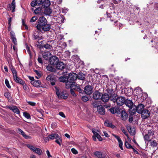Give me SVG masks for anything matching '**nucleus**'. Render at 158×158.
I'll return each instance as SVG.
<instances>
[{
    "mask_svg": "<svg viewBox=\"0 0 158 158\" xmlns=\"http://www.w3.org/2000/svg\"><path fill=\"white\" fill-rule=\"evenodd\" d=\"M38 24L36 28L40 31H47L51 29V25L48 24L47 19L43 16L40 17L37 20Z\"/></svg>",
    "mask_w": 158,
    "mask_h": 158,
    "instance_id": "nucleus-1",
    "label": "nucleus"
},
{
    "mask_svg": "<svg viewBox=\"0 0 158 158\" xmlns=\"http://www.w3.org/2000/svg\"><path fill=\"white\" fill-rule=\"evenodd\" d=\"M56 89V94L58 98L60 99H66L68 96V94L66 91H60L59 88L56 86L55 87Z\"/></svg>",
    "mask_w": 158,
    "mask_h": 158,
    "instance_id": "nucleus-2",
    "label": "nucleus"
},
{
    "mask_svg": "<svg viewBox=\"0 0 158 158\" xmlns=\"http://www.w3.org/2000/svg\"><path fill=\"white\" fill-rule=\"evenodd\" d=\"M114 102L116 103V104L118 106H121L125 103L126 101V98L123 97H118L116 98H113L111 99Z\"/></svg>",
    "mask_w": 158,
    "mask_h": 158,
    "instance_id": "nucleus-3",
    "label": "nucleus"
},
{
    "mask_svg": "<svg viewBox=\"0 0 158 158\" xmlns=\"http://www.w3.org/2000/svg\"><path fill=\"white\" fill-rule=\"evenodd\" d=\"M11 70L13 73V77L15 81L16 82L21 85H23L24 81L17 76V72L15 69L14 68H12L11 69Z\"/></svg>",
    "mask_w": 158,
    "mask_h": 158,
    "instance_id": "nucleus-4",
    "label": "nucleus"
},
{
    "mask_svg": "<svg viewBox=\"0 0 158 158\" xmlns=\"http://www.w3.org/2000/svg\"><path fill=\"white\" fill-rule=\"evenodd\" d=\"M98 131L97 130L95 129H92V132L94 134V135L93 136V139L94 140L96 141V137L99 141H102V138L101 136L97 133Z\"/></svg>",
    "mask_w": 158,
    "mask_h": 158,
    "instance_id": "nucleus-5",
    "label": "nucleus"
},
{
    "mask_svg": "<svg viewBox=\"0 0 158 158\" xmlns=\"http://www.w3.org/2000/svg\"><path fill=\"white\" fill-rule=\"evenodd\" d=\"M27 147L31 150L39 155H40L42 153V151L40 148H36L30 144L27 145Z\"/></svg>",
    "mask_w": 158,
    "mask_h": 158,
    "instance_id": "nucleus-6",
    "label": "nucleus"
},
{
    "mask_svg": "<svg viewBox=\"0 0 158 158\" xmlns=\"http://www.w3.org/2000/svg\"><path fill=\"white\" fill-rule=\"evenodd\" d=\"M84 89L85 93L87 95H90L93 92V87L91 85H87L85 86Z\"/></svg>",
    "mask_w": 158,
    "mask_h": 158,
    "instance_id": "nucleus-7",
    "label": "nucleus"
},
{
    "mask_svg": "<svg viewBox=\"0 0 158 158\" xmlns=\"http://www.w3.org/2000/svg\"><path fill=\"white\" fill-rule=\"evenodd\" d=\"M59 61L58 58L56 56H53L51 57L49 60L50 64L53 65H56Z\"/></svg>",
    "mask_w": 158,
    "mask_h": 158,
    "instance_id": "nucleus-8",
    "label": "nucleus"
},
{
    "mask_svg": "<svg viewBox=\"0 0 158 158\" xmlns=\"http://www.w3.org/2000/svg\"><path fill=\"white\" fill-rule=\"evenodd\" d=\"M141 117L143 119H146L148 117L150 114V112L147 109H144L141 113Z\"/></svg>",
    "mask_w": 158,
    "mask_h": 158,
    "instance_id": "nucleus-9",
    "label": "nucleus"
},
{
    "mask_svg": "<svg viewBox=\"0 0 158 158\" xmlns=\"http://www.w3.org/2000/svg\"><path fill=\"white\" fill-rule=\"evenodd\" d=\"M102 93L98 90H96L93 93V98L95 100L100 99Z\"/></svg>",
    "mask_w": 158,
    "mask_h": 158,
    "instance_id": "nucleus-10",
    "label": "nucleus"
},
{
    "mask_svg": "<svg viewBox=\"0 0 158 158\" xmlns=\"http://www.w3.org/2000/svg\"><path fill=\"white\" fill-rule=\"evenodd\" d=\"M15 0H13L11 4H9L7 6V9L8 10L12 9V11L13 12L15 11Z\"/></svg>",
    "mask_w": 158,
    "mask_h": 158,
    "instance_id": "nucleus-11",
    "label": "nucleus"
},
{
    "mask_svg": "<svg viewBox=\"0 0 158 158\" xmlns=\"http://www.w3.org/2000/svg\"><path fill=\"white\" fill-rule=\"evenodd\" d=\"M110 111L113 114L116 113L120 114L121 113V110L118 107L111 108L110 109Z\"/></svg>",
    "mask_w": 158,
    "mask_h": 158,
    "instance_id": "nucleus-12",
    "label": "nucleus"
},
{
    "mask_svg": "<svg viewBox=\"0 0 158 158\" xmlns=\"http://www.w3.org/2000/svg\"><path fill=\"white\" fill-rule=\"evenodd\" d=\"M110 97L109 95L106 93L102 94L100 99L103 102H107L109 99Z\"/></svg>",
    "mask_w": 158,
    "mask_h": 158,
    "instance_id": "nucleus-13",
    "label": "nucleus"
},
{
    "mask_svg": "<svg viewBox=\"0 0 158 158\" xmlns=\"http://www.w3.org/2000/svg\"><path fill=\"white\" fill-rule=\"evenodd\" d=\"M43 0H35L31 2V5L32 7H34L36 6H40L42 5Z\"/></svg>",
    "mask_w": 158,
    "mask_h": 158,
    "instance_id": "nucleus-14",
    "label": "nucleus"
},
{
    "mask_svg": "<svg viewBox=\"0 0 158 158\" xmlns=\"http://www.w3.org/2000/svg\"><path fill=\"white\" fill-rule=\"evenodd\" d=\"M77 78V75L75 73H70L68 76V80L71 81L75 80Z\"/></svg>",
    "mask_w": 158,
    "mask_h": 158,
    "instance_id": "nucleus-15",
    "label": "nucleus"
},
{
    "mask_svg": "<svg viewBox=\"0 0 158 158\" xmlns=\"http://www.w3.org/2000/svg\"><path fill=\"white\" fill-rule=\"evenodd\" d=\"M16 131L17 133L21 134L26 139H28L31 138L30 136L26 135L24 132L20 128H18Z\"/></svg>",
    "mask_w": 158,
    "mask_h": 158,
    "instance_id": "nucleus-16",
    "label": "nucleus"
},
{
    "mask_svg": "<svg viewBox=\"0 0 158 158\" xmlns=\"http://www.w3.org/2000/svg\"><path fill=\"white\" fill-rule=\"evenodd\" d=\"M98 111L100 114L104 115L105 114V109L102 105H98L97 108Z\"/></svg>",
    "mask_w": 158,
    "mask_h": 158,
    "instance_id": "nucleus-17",
    "label": "nucleus"
},
{
    "mask_svg": "<svg viewBox=\"0 0 158 158\" xmlns=\"http://www.w3.org/2000/svg\"><path fill=\"white\" fill-rule=\"evenodd\" d=\"M56 65L57 69L60 70L64 69L65 66V64L63 62L59 61Z\"/></svg>",
    "mask_w": 158,
    "mask_h": 158,
    "instance_id": "nucleus-18",
    "label": "nucleus"
},
{
    "mask_svg": "<svg viewBox=\"0 0 158 158\" xmlns=\"http://www.w3.org/2000/svg\"><path fill=\"white\" fill-rule=\"evenodd\" d=\"M136 112H137L136 106L135 105H133L129 108V112L131 115L134 114Z\"/></svg>",
    "mask_w": 158,
    "mask_h": 158,
    "instance_id": "nucleus-19",
    "label": "nucleus"
},
{
    "mask_svg": "<svg viewBox=\"0 0 158 158\" xmlns=\"http://www.w3.org/2000/svg\"><path fill=\"white\" fill-rule=\"evenodd\" d=\"M42 55L43 58L45 60H47L51 56V54L49 52H43Z\"/></svg>",
    "mask_w": 158,
    "mask_h": 158,
    "instance_id": "nucleus-20",
    "label": "nucleus"
},
{
    "mask_svg": "<svg viewBox=\"0 0 158 158\" xmlns=\"http://www.w3.org/2000/svg\"><path fill=\"white\" fill-rule=\"evenodd\" d=\"M137 112L140 114L142 111L144 109V106L142 104H139L136 106Z\"/></svg>",
    "mask_w": 158,
    "mask_h": 158,
    "instance_id": "nucleus-21",
    "label": "nucleus"
},
{
    "mask_svg": "<svg viewBox=\"0 0 158 158\" xmlns=\"http://www.w3.org/2000/svg\"><path fill=\"white\" fill-rule=\"evenodd\" d=\"M42 9L43 8L42 7H39L34 10V12L35 14L42 15L43 13V10Z\"/></svg>",
    "mask_w": 158,
    "mask_h": 158,
    "instance_id": "nucleus-22",
    "label": "nucleus"
},
{
    "mask_svg": "<svg viewBox=\"0 0 158 158\" xmlns=\"http://www.w3.org/2000/svg\"><path fill=\"white\" fill-rule=\"evenodd\" d=\"M8 108L16 114H19L20 113L19 109L16 106H8Z\"/></svg>",
    "mask_w": 158,
    "mask_h": 158,
    "instance_id": "nucleus-23",
    "label": "nucleus"
},
{
    "mask_svg": "<svg viewBox=\"0 0 158 158\" xmlns=\"http://www.w3.org/2000/svg\"><path fill=\"white\" fill-rule=\"evenodd\" d=\"M127 129L131 135H133L135 134V130L133 127H131L130 126L128 125Z\"/></svg>",
    "mask_w": 158,
    "mask_h": 158,
    "instance_id": "nucleus-24",
    "label": "nucleus"
},
{
    "mask_svg": "<svg viewBox=\"0 0 158 158\" xmlns=\"http://www.w3.org/2000/svg\"><path fill=\"white\" fill-rule=\"evenodd\" d=\"M73 82L68 81L66 82V88L67 89H69L70 88L71 89H73L74 87V84H73Z\"/></svg>",
    "mask_w": 158,
    "mask_h": 158,
    "instance_id": "nucleus-25",
    "label": "nucleus"
},
{
    "mask_svg": "<svg viewBox=\"0 0 158 158\" xmlns=\"http://www.w3.org/2000/svg\"><path fill=\"white\" fill-rule=\"evenodd\" d=\"M50 2L49 0H44L43 1L42 6L44 8H45L48 7L50 5Z\"/></svg>",
    "mask_w": 158,
    "mask_h": 158,
    "instance_id": "nucleus-26",
    "label": "nucleus"
},
{
    "mask_svg": "<svg viewBox=\"0 0 158 158\" xmlns=\"http://www.w3.org/2000/svg\"><path fill=\"white\" fill-rule=\"evenodd\" d=\"M31 83L35 87H40L41 82L39 80H35L34 81H31Z\"/></svg>",
    "mask_w": 158,
    "mask_h": 158,
    "instance_id": "nucleus-27",
    "label": "nucleus"
},
{
    "mask_svg": "<svg viewBox=\"0 0 158 158\" xmlns=\"http://www.w3.org/2000/svg\"><path fill=\"white\" fill-rule=\"evenodd\" d=\"M59 137V135L57 134H54L49 135L47 137V139L49 140V139H57Z\"/></svg>",
    "mask_w": 158,
    "mask_h": 158,
    "instance_id": "nucleus-28",
    "label": "nucleus"
},
{
    "mask_svg": "<svg viewBox=\"0 0 158 158\" xmlns=\"http://www.w3.org/2000/svg\"><path fill=\"white\" fill-rule=\"evenodd\" d=\"M122 119L123 120H125L127 118L128 115L126 112L124 110H121V113Z\"/></svg>",
    "mask_w": 158,
    "mask_h": 158,
    "instance_id": "nucleus-29",
    "label": "nucleus"
},
{
    "mask_svg": "<svg viewBox=\"0 0 158 158\" xmlns=\"http://www.w3.org/2000/svg\"><path fill=\"white\" fill-rule=\"evenodd\" d=\"M126 105L127 106H128L129 108L131 107V106L133 105V102L131 100L127 99L126 100L125 103Z\"/></svg>",
    "mask_w": 158,
    "mask_h": 158,
    "instance_id": "nucleus-30",
    "label": "nucleus"
},
{
    "mask_svg": "<svg viewBox=\"0 0 158 158\" xmlns=\"http://www.w3.org/2000/svg\"><path fill=\"white\" fill-rule=\"evenodd\" d=\"M52 11L50 8H47L44 10V13L46 15H50L52 13Z\"/></svg>",
    "mask_w": 158,
    "mask_h": 158,
    "instance_id": "nucleus-31",
    "label": "nucleus"
},
{
    "mask_svg": "<svg viewBox=\"0 0 158 158\" xmlns=\"http://www.w3.org/2000/svg\"><path fill=\"white\" fill-rule=\"evenodd\" d=\"M104 124L105 126L110 127L111 128H114V126L111 123L109 122L108 120H106L104 123Z\"/></svg>",
    "mask_w": 158,
    "mask_h": 158,
    "instance_id": "nucleus-32",
    "label": "nucleus"
},
{
    "mask_svg": "<svg viewBox=\"0 0 158 158\" xmlns=\"http://www.w3.org/2000/svg\"><path fill=\"white\" fill-rule=\"evenodd\" d=\"M85 75L82 73H80L78 75H77V77L79 79L84 80L85 78Z\"/></svg>",
    "mask_w": 158,
    "mask_h": 158,
    "instance_id": "nucleus-33",
    "label": "nucleus"
},
{
    "mask_svg": "<svg viewBox=\"0 0 158 158\" xmlns=\"http://www.w3.org/2000/svg\"><path fill=\"white\" fill-rule=\"evenodd\" d=\"M59 80L60 82L65 83L68 81V78L64 76L60 77L59 78Z\"/></svg>",
    "mask_w": 158,
    "mask_h": 158,
    "instance_id": "nucleus-34",
    "label": "nucleus"
},
{
    "mask_svg": "<svg viewBox=\"0 0 158 158\" xmlns=\"http://www.w3.org/2000/svg\"><path fill=\"white\" fill-rule=\"evenodd\" d=\"M73 89L74 90L78 91L80 93H82L83 90L80 88L79 85H76L74 86Z\"/></svg>",
    "mask_w": 158,
    "mask_h": 158,
    "instance_id": "nucleus-35",
    "label": "nucleus"
},
{
    "mask_svg": "<svg viewBox=\"0 0 158 158\" xmlns=\"http://www.w3.org/2000/svg\"><path fill=\"white\" fill-rule=\"evenodd\" d=\"M151 136L147 134L144 136V138L145 141H151Z\"/></svg>",
    "mask_w": 158,
    "mask_h": 158,
    "instance_id": "nucleus-36",
    "label": "nucleus"
},
{
    "mask_svg": "<svg viewBox=\"0 0 158 158\" xmlns=\"http://www.w3.org/2000/svg\"><path fill=\"white\" fill-rule=\"evenodd\" d=\"M23 85V89L25 91L27 92H28L29 91V87L24 82V84L23 85Z\"/></svg>",
    "mask_w": 158,
    "mask_h": 158,
    "instance_id": "nucleus-37",
    "label": "nucleus"
},
{
    "mask_svg": "<svg viewBox=\"0 0 158 158\" xmlns=\"http://www.w3.org/2000/svg\"><path fill=\"white\" fill-rule=\"evenodd\" d=\"M47 69L48 70L51 72H54L55 70V68H53L51 65H48L47 67Z\"/></svg>",
    "mask_w": 158,
    "mask_h": 158,
    "instance_id": "nucleus-38",
    "label": "nucleus"
},
{
    "mask_svg": "<svg viewBox=\"0 0 158 158\" xmlns=\"http://www.w3.org/2000/svg\"><path fill=\"white\" fill-rule=\"evenodd\" d=\"M55 142L60 146L61 143L62 142V139L59 136L58 138L55 140Z\"/></svg>",
    "mask_w": 158,
    "mask_h": 158,
    "instance_id": "nucleus-39",
    "label": "nucleus"
},
{
    "mask_svg": "<svg viewBox=\"0 0 158 158\" xmlns=\"http://www.w3.org/2000/svg\"><path fill=\"white\" fill-rule=\"evenodd\" d=\"M157 143L156 142V141L153 140L150 143V145L151 146L153 147L156 146L157 145Z\"/></svg>",
    "mask_w": 158,
    "mask_h": 158,
    "instance_id": "nucleus-40",
    "label": "nucleus"
},
{
    "mask_svg": "<svg viewBox=\"0 0 158 158\" xmlns=\"http://www.w3.org/2000/svg\"><path fill=\"white\" fill-rule=\"evenodd\" d=\"M43 47L47 49H51L52 48V46L48 44L44 45L43 46Z\"/></svg>",
    "mask_w": 158,
    "mask_h": 158,
    "instance_id": "nucleus-41",
    "label": "nucleus"
},
{
    "mask_svg": "<svg viewBox=\"0 0 158 158\" xmlns=\"http://www.w3.org/2000/svg\"><path fill=\"white\" fill-rule=\"evenodd\" d=\"M125 145L126 147L127 148H132V146L127 141L125 142Z\"/></svg>",
    "mask_w": 158,
    "mask_h": 158,
    "instance_id": "nucleus-42",
    "label": "nucleus"
},
{
    "mask_svg": "<svg viewBox=\"0 0 158 158\" xmlns=\"http://www.w3.org/2000/svg\"><path fill=\"white\" fill-rule=\"evenodd\" d=\"M23 115L27 119H30L31 118V116L30 114L27 112H24L23 113Z\"/></svg>",
    "mask_w": 158,
    "mask_h": 158,
    "instance_id": "nucleus-43",
    "label": "nucleus"
},
{
    "mask_svg": "<svg viewBox=\"0 0 158 158\" xmlns=\"http://www.w3.org/2000/svg\"><path fill=\"white\" fill-rule=\"evenodd\" d=\"M82 100L84 102L88 101L89 99L88 97L85 96H83L81 98Z\"/></svg>",
    "mask_w": 158,
    "mask_h": 158,
    "instance_id": "nucleus-44",
    "label": "nucleus"
},
{
    "mask_svg": "<svg viewBox=\"0 0 158 158\" xmlns=\"http://www.w3.org/2000/svg\"><path fill=\"white\" fill-rule=\"evenodd\" d=\"M118 144H119V146L120 148H121V149L122 150H123V142L122 141L121 139L120 140L118 141Z\"/></svg>",
    "mask_w": 158,
    "mask_h": 158,
    "instance_id": "nucleus-45",
    "label": "nucleus"
},
{
    "mask_svg": "<svg viewBox=\"0 0 158 158\" xmlns=\"http://www.w3.org/2000/svg\"><path fill=\"white\" fill-rule=\"evenodd\" d=\"M46 79L48 81H51L53 80V78L52 77V76L51 75H49L46 77Z\"/></svg>",
    "mask_w": 158,
    "mask_h": 158,
    "instance_id": "nucleus-46",
    "label": "nucleus"
},
{
    "mask_svg": "<svg viewBox=\"0 0 158 158\" xmlns=\"http://www.w3.org/2000/svg\"><path fill=\"white\" fill-rule=\"evenodd\" d=\"M37 19V17L36 16L33 17L30 20L31 22H35Z\"/></svg>",
    "mask_w": 158,
    "mask_h": 158,
    "instance_id": "nucleus-47",
    "label": "nucleus"
},
{
    "mask_svg": "<svg viewBox=\"0 0 158 158\" xmlns=\"http://www.w3.org/2000/svg\"><path fill=\"white\" fill-rule=\"evenodd\" d=\"M92 105L94 107H97L98 108V105L97 101H95L93 102Z\"/></svg>",
    "mask_w": 158,
    "mask_h": 158,
    "instance_id": "nucleus-48",
    "label": "nucleus"
},
{
    "mask_svg": "<svg viewBox=\"0 0 158 158\" xmlns=\"http://www.w3.org/2000/svg\"><path fill=\"white\" fill-rule=\"evenodd\" d=\"M27 102L30 105L32 106H34L35 105L36 103H35L31 102V101H27Z\"/></svg>",
    "mask_w": 158,
    "mask_h": 158,
    "instance_id": "nucleus-49",
    "label": "nucleus"
},
{
    "mask_svg": "<svg viewBox=\"0 0 158 158\" xmlns=\"http://www.w3.org/2000/svg\"><path fill=\"white\" fill-rule=\"evenodd\" d=\"M5 82L7 87L9 88H10V86L9 84L8 81L7 79H6Z\"/></svg>",
    "mask_w": 158,
    "mask_h": 158,
    "instance_id": "nucleus-50",
    "label": "nucleus"
},
{
    "mask_svg": "<svg viewBox=\"0 0 158 158\" xmlns=\"http://www.w3.org/2000/svg\"><path fill=\"white\" fill-rule=\"evenodd\" d=\"M11 39L12 40V41L14 43V44L15 45H16L17 44V42L16 38L15 37L11 38Z\"/></svg>",
    "mask_w": 158,
    "mask_h": 158,
    "instance_id": "nucleus-51",
    "label": "nucleus"
},
{
    "mask_svg": "<svg viewBox=\"0 0 158 158\" xmlns=\"http://www.w3.org/2000/svg\"><path fill=\"white\" fill-rule=\"evenodd\" d=\"M148 134L149 135L151 136H152L154 134V131L153 130H150L149 131Z\"/></svg>",
    "mask_w": 158,
    "mask_h": 158,
    "instance_id": "nucleus-52",
    "label": "nucleus"
},
{
    "mask_svg": "<svg viewBox=\"0 0 158 158\" xmlns=\"http://www.w3.org/2000/svg\"><path fill=\"white\" fill-rule=\"evenodd\" d=\"M71 94L74 97H76L77 95L75 92L73 90V89H70Z\"/></svg>",
    "mask_w": 158,
    "mask_h": 158,
    "instance_id": "nucleus-53",
    "label": "nucleus"
},
{
    "mask_svg": "<svg viewBox=\"0 0 158 158\" xmlns=\"http://www.w3.org/2000/svg\"><path fill=\"white\" fill-rule=\"evenodd\" d=\"M10 94L8 92H6L4 94L5 96L8 99L10 97Z\"/></svg>",
    "mask_w": 158,
    "mask_h": 158,
    "instance_id": "nucleus-54",
    "label": "nucleus"
},
{
    "mask_svg": "<svg viewBox=\"0 0 158 158\" xmlns=\"http://www.w3.org/2000/svg\"><path fill=\"white\" fill-rule=\"evenodd\" d=\"M26 49H27V53L29 54L30 57H31V51L30 50L29 48V47H27Z\"/></svg>",
    "mask_w": 158,
    "mask_h": 158,
    "instance_id": "nucleus-55",
    "label": "nucleus"
},
{
    "mask_svg": "<svg viewBox=\"0 0 158 158\" xmlns=\"http://www.w3.org/2000/svg\"><path fill=\"white\" fill-rule=\"evenodd\" d=\"M71 151L74 154H76L78 153L77 150L74 148H72L71 149Z\"/></svg>",
    "mask_w": 158,
    "mask_h": 158,
    "instance_id": "nucleus-56",
    "label": "nucleus"
},
{
    "mask_svg": "<svg viewBox=\"0 0 158 158\" xmlns=\"http://www.w3.org/2000/svg\"><path fill=\"white\" fill-rule=\"evenodd\" d=\"M113 135L118 140V141L121 140V139L120 138L119 136L116 135L114 134H113Z\"/></svg>",
    "mask_w": 158,
    "mask_h": 158,
    "instance_id": "nucleus-57",
    "label": "nucleus"
},
{
    "mask_svg": "<svg viewBox=\"0 0 158 158\" xmlns=\"http://www.w3.org/2000/svg\"><path fill=\"white\" fill-rule=\"evenodd\" d=\"M59 114L60 116L62 117H63V118H65V115H64V113L63 112H60L59 113Z\"/></svg>",
    "mask_w": 158,
    "mask_h": 158,
    "instance_id": "nucleus-58",
    "label": "nucleus"
},
{
    "mask_svg": "<svg viewBox=\"0 0 158 158\" xmlns=\"http://www.w3.org/2000/svg\"><path fill=\"white\" fill-rule=\"evenodd\" d=\"M35 72L36 73L38 76L39 77H40L41 76V74L40 73L39 71L37 70H35Z\"/></svg>",
    "mask_w": 158,
    "mask_h": 158,
    "instance_id": "nucleus-59",
    "label": "nucleus"
},
{
    "mask_svg": "<svg viewBox=\"0 0 158 158\" xmlns=\"http://www.w3.org/2000/svg\"><path fill=\"white\" fill-rule=\"evenodd\" d=\"M11 38L15 37V34L14 32L11 31L10 32Z\"/></svg>",
    "mask_w": 158,
    "mask_h": 158,
    "instance_id": "nucleus-60",
    "label": "nucleus"
},
{
    "mask_svg": "<svg viewBox=\"0 0 158 158\" xmlns=\"http://www.w3.org/2000/svg\"><path fill=\"white\" fill-rule=\"evenodd\" d=\"M38 62L39 63H41V64L43 63L42 60L41 58H40V57H39L38 58Z\"/></svg>",
    "mask_w": 158,
    "mask_h": 158,
    "instance_id": "nucleus-61",
    "label": "nucleus"
},
{
    "mask_svg": "<svg viewBox=\"0 0 158 158\" xmlns=\"http://www.w3.org/2000/svg\"><path fill=\"white\" fill-rule=\"evenodd\" d=\"M46 153H47V155H48V158H49L50 157H51L52 156L50 154L49 151L48 150H47L46 151Z\"/></svg>",
    "mask_w": 158,
    "mask_h": 158,
    "instance_id": "nucleus-62",
    "label": "nucleus"
},
{
    "mask_svg": "<svg viewBox=\"0 0 158 158\" xmlns=\"http://www.w3.org/2000/svg\"><path fill=\"white\" fill-rule=\"evenodd\" d=\"M11 19H12L11 18H10L8 19V24L9 25L10 27L11 26Z\"/></svg>",
    "mask_w": 158,
    "mask_h": 158,
    "instance_id": "nucleus-63",
    "label": "nucleus"
},
{
    "mask_svg": "<svg viewBox=\"0 0 158 158\" xmlns=\"http://www.w3.org/2000/svg\"><path fill=\"white\" fill-rule=\"evenodd\" d=\"M154 8L156 10H158V3H155V4Z\"/></svg>",
    "mask_w": 158,
    "mask_h": 158,
    "instance_id": "nucleus-64",
    "label": "nucleus"
}]
</instances>
